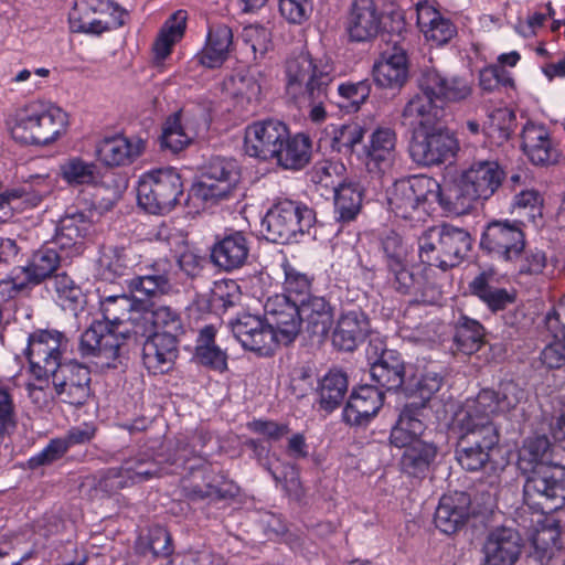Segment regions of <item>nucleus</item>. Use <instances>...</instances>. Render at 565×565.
<instances>
[{
  "instance_id": "obj_1",
  "label": "nucleus",
  "mask_w": 565,
  "mask_h": 565,
  "mask_svg": "<svg viewBox=\"0 0 565 565\" xmlns=\"http://www.w3.org/2000/svg\"><path fill=\"white\" fill-rule=\"evenodd\" d=\"M334 68L326 61L301 52L286 62V92L300 107H309L315 122L326 119L324 105L334 81Z\"/></svg>"
},
{
  "instance_id": "obj_2",
  "label": "nucleus",
  "mask_w": 565,
  "mask_h": 565,
  "mask_svg": "<svg viewBox=\"0 0 565 565\" xmlns=\"http://www.w3.org/2000/svg\"><path fill=\"white\" fill-rule=\"evenodd\" d=\"M67 122L60 107L35 100L17 110L10 132L22 145L45 146L65 132Z\"/></svg>"
},
{
  "instance_id": "obj_3",
  "label": "nucleus",
  "mask_w": 565,
  "mask_h": 565,
  "mask_svg": "<svg viewBox=\"0 0 565 565\" xmlns=\"http://www.w3.org/2000/svg\"><path fill=\"white\" fill-rule=\"evenodd\" d=\"M503 179L504 171L497 161H475L445 189L446 206L456 213H463L472 207L475 201L491 198Z\"/></svg>"
},
{
  "instance_id": "obj_4",
  "label": "nucleus",
  "mask_w": 565,
  "mask_h": 565,
  "mask_svg": "<svg viewBox=\"0 0 565 565\" xmlns=\"http://www.w3.org/2000/svg\"><path fill=\"white\" fill-rule=\"evenodd\" d=\"M182 195V178L174 168L151 170L139 179L137 186L138 203L151 214L170 212Z\"/></svg>"
},
{
  "instance_id": "obj_5",
  "label": "nucleus",
  "mask_w": 565,
  "mask_h": 565,
  "mask_svg": "<svg viewBox=\"0 0 565 565\" xmlns=\"http://www.w3.org/2000/svg\"><path fill=\"white\" fill-rule=\"evenodd\" d=\"M315 221L316 214L312 209L291 200H284L266 213L262 227L265 230L266 239L286 244L296 234L309 231Z\"/></svg>"
},
{
  "instance_id": "obj_6",
  "label": "nucleus",
  "mask_w": 565,
  "mask_h": 565,
  "mask_svg": "<svg viewBox=\"0 0 565 565\" xmlns=\"http://www.w3.org/2000/svg\"><path fill=\"white\" fill-rule=\"evenodd\" d=\"M443 379L437 373H426L416 383L413 401L404 405L398 420L391 431V443L405 445L409 437L420 436L425 430L423 422L426 404L441 387Z\"/></svg>"
},
{
  "instance_id": "obj_7",
  "label": "nucleus",
  "mask_w": 565,
  "mask_h": 565,
  "mask_svg": "<svg viewBox=\"0 0 565 565\" xmlns=\"http://www.w3.org/2000/svg\"><path fill=\"white\" fill-rule=\"evenodd\" d=\"M436 200L446 205L445 190L425 177H413L396 181L388 192L391 210L402 218H413L419 210L426 212V203Z\"/></svg>"
},
{
  "instance_id": "obj_8",
  "label": "nucleus",
  "mask_w": 565,
  "mask_h": 565,
  "mask_svg": "<svg viewBox=\"0 0 565 565\" xmlns=\"http://www.w3.org/2000/svg\"><path fill=\"white\" fill-rule=\"evenodd\" d=\"M524 476V502L536 511L547 513L561 508L565 501V472L548 466L521 471Z\"/></svg>"
},
{
  "instance_id": "obj_9",
  "label": "nucleus",
  "mask_w": 565,
  "mask_h": 565,
  "mask_svg": "<svg viewBox=\"0 0 565 565\" xmlns=\"http://www.w3.org/2000/svg\"><path fill=\"white\" fill-rule=\"evenodd\" d=\"M239 181V169L233 159L213 157L204 166L200 180L193 184L192 194L202 202L214 205L228 200Z\"/></svg>"
},
{
  "instance_id": "obj_10",
  "label": "nucleus",
  "mask_w": 565,
  "mask_h": 565,
  "mask_svg": "<svg viewBox=\"0 0 565 565\" xmlns=\"http://www.w3.org/2000/svg\"><path fill=\"white\" fill-rule=\"evenodd\" d=\"M145 299L137 296L113 295L100 299V310L107 322L122 339L138 343V334L145 331L142 308Z\"/></svg>"
},
{
  "instance_id": "obj_11",
  "label": "nucleus",
  "mask_w": 565,
  "mask_h": 565,
  "mask_svg": "<svg viewBox=\"0 0 565 565\" xmlns=\"http://www.w3.org/2000/svg\"><path fill=\"white\" fill-rule=\"evenodd\" d=\"M67 340L58 331L39 330L29 335L25 354L32 374L47 385V377L63 364Z\"/></svg>"
},
{
  "instance_id": "obj_12",
  "label": "nucleus",
  "mask_w": 565,
  "mask_h": 565,
  "mask_svg": "<svg viewBox=\"0 0 565 565\" xmlns=\"http://www.w3.org/2000/svg\"><path fill=\"white\" fill-rule=\"evenodd\" d=\"M459 145L455 136L446 128L435 126L415 132L409 143L412 159L422 166H438L451 162Z\"/></svg>"
},
{
  "instance_id": "obj_13",
  "label": "nucleus",
  "mask_w": 565,
  "mask_h": 565,
  "mask_svg": "<svg viewBox=\"0 0 565 565\" xmlns=\"http://www.w3.org/2000/svg\"><path fill=\"white\" fill-rule=\"evenodd\" d=\"M525 245L523 228L509 220L488 223L480 239L483 252L504 263L516 260L524 253Z\"/></svg>"
},
{
  "instance_id": "obj_14",
  "label": "nucleus",
  "mask_w": 565,
  "mask_h": 565,
  "mask_svg": "<svg viewBox=\"0 0 565 565\" xmlns=\"http://www.w3.org/2000/svg\"><path fill=\"white\" fill-rule=\"evenodd\" d=\"M122 339L107 322L94 321L81 335L79 353L99 367H116Z\"/></svg>"
},
{
  "instance_id": "obj_15",
  "label": "nucleus",
  "mask_w": 565,
  "mask_h": 565,
  "mask_svg": "<svg viewBox=\"0 0 565 565\" xmlns=\"http://www.w3.org/2000/svg\"><path fill=\"white\" fill-rule=\"evenodd\" d=\"M490 416L473 402L467 401L455 418L459 428L457 443L494 451L499 444V433Z\"/></svg>"
},
{
  "instance_id": "obj_16",
  "label": "nucleus",
  "mask_w": 565,
  "mask_h": 565,
  "mask_svg": "<svg viewBox=\"0 0 565 565\" xmlns=\"http://www.w3.org/2000/svg\"><path fill=\"white\" fill-rule=\"evenodd\" d=\"M374 84L381 89L398 93L409 78L407 47L395 41L381 52L372 67Z\"/></svg>"
},
{
  "instance_id": "obj_17",
  "label": "nucleus",
  "mask_w": 565,
  "mask_h": 565,
  "mask_svg": "<svg viewBox=\"0 0 565 565\" xmlns=\"http://www.w3.org/2000/svg\"><path fill=\"white\" fill-rule=\"evenodd\" d=\"M60 255L51 248L40 249L33 254L29 265L19 267V273L0 281L1 294L13 298L31 285H39L52 275L60 266Z\"/></svg>"
},
{
  "instance_id": "obj_18",
  "label": "nucleus",
  "mask_w": 565,
  "mask_h": 565,
  "mask_svg": "<svg viewBox=\"0 0 565 565\" xmlns=\"http://www.w3.org/2000/svg\"><path fill=\"white\" fill-rule=\"evenodd\" d=\"M264 309L265 318L275 332L277 343L285 345L291 343L301 328L300 299L274 295L266 300Z\"/></svg>"
},
{
  "instance_id": "obj_19",
  "label": "nucleus",
  "mask_w": 565,
  "mask_h": 565,
  "mask_svg": "<svg viewBox=\"0 0 565 565\" xmlns=\"http://www.w3.org/2000/svg\"><path fill=\"white\" fill-rule=\"evenodd\" d=\"M288 127L278 119L255 121L245 129V152L263 161H273L277 149L288 137Z\"/></svg>"
},
{
  "instance_id": "obj_20",
  "label": "nucleus",
  "mask_w": 565,
  "mask_h": 565,
  "mask_svg": "<svg viewBox=\"0 0 565 565\" xmlns=\"http://www.w3.org/2000/svg\"><path fill=\"white\" fill-rule=\"evenodd\" d=\"M372 380L387 391L402 387L405 381V364L399 353L384 348L380 339H372L366 349Z\"/></svg>"
},
{
  "instance_id": "obj_21",
  "label": "nucleus",
  "mask_w": 565,
  "mask_h": 565,
  "mask_svg": "<svg viewBox=\"0 0 565 565\" xmlns=\"http://www.w3.org/2000/svg\"><path fill=\"white\" fill-rule=\"evenodd\" d=\"M50 376L62 402L79 406L89 396L90 372L83 364L75 361L64 362Z\"/></svg>"
},
{
  "instance_id": "obj_22",
  "label": "nucleus",
  "mask_w": 565,
  "mask_h": 565,
  "mask_svg": "<svg viewBox=\"0 0 565 565\" xmlns=\"http://www.w3.org/2000/svg\"><path fill=\"white\" fill-rule=\"evenodd\" d=\"M231 330L237 341L246 350L260 354H269L278 345L275 332L265 319L244 313L230 322Z\"/></svg>"
},
{
  "instance_id": "obj_23",
  "label": "nucleus",
  "mask_w": 565,
  "mask_h": 565,
  "mask_svg": "<svg viewBox=\"0 0 565 565\" xmlns=\"http://www.w3.org/2000/svg\"><path fill=\"white\" fill-rule=\"evenodd\" d=\"M418 88L434 95L437 102L459 103L472 94V82L463 76L446 77L435 68L424 70Z\"/></svg>"
},
{
  "instance_id": "obj_24",
  "label": "nucleus",
  "mask_w": 565,
  "mask_h": 565,
  "mask_svg": "<svg viewBox=\"0 0 565 565\" xmlns=\"http://www.w3.org/2000/svg\"><path fill=\"white\" fill-rule=\"evenodd\" d=\"M523 541L514 529L501 526L492 530L483 545L487 565H514L521 556Z\"/></svg>"
},
{
  "instance_id": "obj_25",
  "label": "nucleus",
  "mask_w": 565,
  "mask_h": 565,
  "mask_svg": "<svg viewBox=\"0 0 565 565\" xmlns=\"http://www.w3.org/2000/svg\"><path fill=\"white\" fill-rule=\"evenodd\" d=\"M142 344V362L153 374L170 371L178 358V338L150 332L137 344Z\"/></svg>"
},
{
  "instance_id": "obj_26",
  "label": "nucleus",
  "mask_w": 565,
  "mask_h": 565,
  "mask_svg": "<svg viewBox=\"0 0 565 565\" xmlns=\"http://www.w3.org/2000/svg\"><path fill=\"white\" fill-rule=\"evenodd\" d=\"M250 241L244 232L233 231L217 239L211 249V259L224 271L242 268L249 255Z\"/></svg>"
},
{
  "instance_id": "obj_27",
  "label": "nucleus",
  "mask_w": 565,
  "mask_h": 565,
  "mask_svg": "<svg viewBox=\"0 0 565 565\" xmlns=\"http://www.w3.org/2000/svg\"><path fill=\"white\" fill-rule=\"evenodd\" d=\"M384 394L377 387L364 385L353 391L343 409V419L351 426H364L377 414Z\"/></svg>"
},
{
  "instance_id": "obj_28",
  "label": "nucleus",
  "mask_w": 565,
  "mask_h": 565,
  "mask_svg": "<svg viewBox=\"0 0 565 565\" xmlns=\"http://www.w3.org/2000/svg\"><path fill=\"white\" fill-rule=\"evenodd\" d=\"M470 515V497L466 492L443 495L435 511L434 522L445 534L459 531Z\"/></svg>"
},
{
  "instance_id": "obj_29",
  "label": "nucleus",
  "mask_w": 565,
  "mask_h": 565,
  "mask_svg": "<svg viewBox=\"0 0 565 565\" xmlns=\"http://www.w3.org/2000/svg\"><path fill=\"white\" fill-rule=\"evenodd\" d=\"M497 271L493 268L482 270L469 282V291L476 296L492 312L504 310L515 301L514 289L500 288L495 286Z\"/></svg>"
},
{
  "instance_id": "obj_30",
  "label": "nucleus",
  "mask_w": 565,
  "mask_h": 565,
  "mask_svg": "<svg viewBox=\"0 0 565 565\" xmlns=\"http://www.w3.org/2000/svg\"><path fill=\"white\" fill-rule=\"evenodd\" d=\"M381 30V14L373 0H354L348 18V32L352 41L374 39Z\"/></svg>"
},
{
  "instance_id": "obj_31",
  "label": "nucleus",
  "mask_w": 565,
  "mask_h": 565,
  "mask_svg": "<svg viewBox=\"0 0 565 565\" xmlns=\"http://www.w3.org/2000/svg\"><path fill=\"white\" fill-rule=\"evenodd\" d=\"M145 150L141 139H129L117 135L102 140L96 148L98 159L107 167H124L131 164Z\"/></svg>"
},
{
  "instance_id": "obj_32",
  "label": "nucleus",
  "mask_w": 565,
  "mask_h": 565,
  "mask_svg": "<svg viewBox=\"0 0 565 565\" xmlns=\"http://www.w3.org/2000/svg\"><path fill=\"white\" fill-rule=\"evenodd\" d=\"M199 124L188 111H178L167 118L160 137L161 147L178 153L198 135Z\"/></svg>"
},
{
  "instance_id": "obj_33",
  "label": "nucleus",
  "mask_w": 565,
  "mask_h": 565,
  "mask_svg": "<svg viewBox=\"0 0 565 565\" xmlns=\"http://www.w3.org/2000/svg\"><path fill=\"white\" fill-rule=\"evenodd\" d=\"M142 321L146 322L143 323L145 331L138 334V342L150 334V332L174 335L175 338L183 332L180 312L171 306H156L153 302L145 300Z\"/></svg>"
},
{
  "instance_id": "obj_34",
  "label": "nucleus",
  "mask_w": 565,
  "mask_h": 565,
  "mask_svg": "<svg viewBox=\"0 0 565 565\" xmlns=\"http://www.w3.org/2000/svg\"><path fill=\"white\" fill-rule=\"evenodd\" d=\"M418 437H409L405 445L392 444L396 447L405 448L399 460L401 471L409 478L423 479L429 471L437 449L431 444L418 439Z\"/></svg>"
},
{
  "instance_id": "obj_35",
  "label": "nucleus",
  "mask_w": 565,
  "mask_h": 565,
  "mask_svg": "<svg viewBox=\"0 0 565 565\" xmlns=\"http://www.w3.org/2000/svg\"><path fill=\"white\" fill-rule=\"evenodd\" d=\"M100 213L96 209L68 210L58 222L56 241L61 246L76 244L95 232V223Z\"/></svg>"
},
{
  "instance_id": "obj_36",
  "label": "nucleus",
  "mask_w": 565,
  "mask_h": 565,
  "mask_svg": "<svg viewBox=\"0 0 565 565\" xmlns=\"http://www.w3.org/2000/svg\"><path fill=\"white\" fill-rule=\"evenodd\" d=\"M525 398V392L512 380L502 381L499 391L482 390L476 398L470 399L486 414L509 412Z\"/></svg>"
},
{
  "instance_id": "obj_37",
  "label": "nucleus",
  "mask_w": 565,
  "mask_h": 565,
  "mask_svg": "<svg viewBox=\"0 0 565 565\" xmlns=\"http://www.w3.org/2000/svg\"><path fill=\"white\" fill-rule=\"evenodd\" d=\"M370 331L366 316L359 310L343 312L338 319L332 334V343L342 351H353L362 343Z\"/></svg>"
},
{
  "instance_id": "obj_38",
  "label": "nucleus",
  "mask_w": 565,
  "mask_h": 565,
  "mask_svg": "<svg viewBox=\"0 0 565 565\" xmlns=\"http://www.w3.org/2000/svg\"><path fill=\"white\" fill-rule=\"evenodd\" d=\"M430 93L420 90L405 105L402 111L403 125L428 129L437 126L443 116V108Z\"/></svg>"
},
{
  "instance_id": "obj_39",
  "label": "nucleus",
  "mask_w": 565,
  "mask_h": 565,
  "mask_svg": "<svg viewBox=\"0 0 565 565\" xmlns=\"http://www.w3.org/2000/svg\"><path fill=\"white\" fill-rule=\"evenodd\" d=\"M301 323L311 337L324 339L333 323V309L324 297L308 296L300 299Z\"/></svg>"
},
{
  "instance_id": "obj_40",
  "label": "nucleus",
  "mask_w": 565,
  "mask_h": 565,
  "mask_svg": "<svg viewBox=\"0 0 565 565\" xmlns=\"http://www.w3.org/2000/svg\"><path fill=\"white\" fill-rule=\"evenodd\" d=\"M141 255L136 247L103 246L98 258L100 273L105 279L128 274L140 264Z\"/></svg>"
},
{
  "instance_id": "obj_41",
  "label": "nucleus",
  "mask_w": 565,
  "mask_h": 565,
  "mask_svg": "<svg viewBox=\"0 0 565 565\" xmlns=\"http://www.w3.org/2000/svg\"><path fill=\"white\" fill-rule=\"evenodd\" d=\"M232 45L231 28L225 24L212 25L207 33L206 44L198 54V61L209 68L218 67L226 61Z\"/></svg>"
},
{
  "instance_id": "obj_42",
  "label": "nucleus",
  "mask_w": 565,
  "mask_h": 565,
  "mask_svg": "<svg viewBox=\"0 0 565 565\" xmlns=\"http://www.w3.org/2000/svg\"><path fill=\"white\" fill-rule=\"evenodd\" d=\"M311 158V142L309 137L302 134L288 137L277 149L273 161L286 170H300L306 167Z\"/></svg>"
},
{
  "instance_id": "obj_43",
  "label": "nucleus",
  "mask_w": 565,
  "mask_h": 565,
  "mask_svg": "<svg viewBox=\"0 0 565 565\" xmlns=\"http://www.w3.org/2000/svg\"><path fill=\"white\" fill-rule=\"evenodd\" d=\"M186 12L179 10L161 28L152 45V61L157 67L163 65V61L170 55L172 46L182 39L186 26Z\"/></svg>"
},
{
  "instance_id": "obj_44",
  "label": "nucleus",
  "mask_w": 565,
  "mask_h": 565,
  "mask_svg": "<svg viewBox=\"0 0 565 565\" xmlns=\"http://www.w3.org/2000/svg\"><path fill=\"white\" fill-rule=\"evenodd\" d=\"M522 148L534 164L556 162V150L552 147L548 134L543 127L525 126L522 132Z\"/></svg>"
},
{
  "instance_id": "obj_45",
  "label": "nucleus",
  "mask_w": 565,
  "mask_h": 565,
  "mask_svg": "<svg viewBox=\"0 0 565 565\" xmlns=\"http://www.w3.org/2000/svg\"><path fill=\"white\" fill-rule=\"evenodd\" d=\"M216 329L209 324L200 330L196 347L195 359L201 364L217 372L227 370V354L215 344Z\"/></svg>"
},
{
  "instance_id": "obj_46",
  "label": "nucleus",
  "mask_w": 565,
  "mask_h": 565,
  "mask_svg": "<svg viewBox=\"0 0 565 565\" xmlns=\"http://www.w3.org/2000/svg\"><path fill=\"white\" fill-rule=\"evenodd\" d=\"M438 230L445 249L444 266L452 268L459 265L470 250L471 236L466 230L448 224L438 226Z\"/></svg>"
},
{
  "instance_id": "obj_47",
  "label": "nucleus",
  "mask_w": 565,
  "mask_h": 565,
  "mask_svg": "<svg viewBox=\"0 0 565 565\" xmlns=\"http://www.w3.org/2000/svg\"><path fill=\"white\" fill-rule=\"evenodd\" d=\"M366 156L379 168L390 167L396 157V134L391 128H377L370 138L369 146L364 147Z\"/></svg>"
},
{
  "instance_id": "obj_48",
  "label": "nucleus",
  "mask_w": 565,
  "mask_h": 565,
  "mask_svg": "<svg viewBox=\"0 0 565 565\" xmlns=\"http://www.w3.org/2000/svg\"><path fill=\"white\" fill-rule=\"evenodd\" d=\"M334 212L342 223L353 221L363 201V188L356 182H343L334 191Z\"/></svg>"
},
{
  "instance_id": "obj_49",
  "label": "nucleus",
  "mask_w": 565,
  "mask_h": 565,
  "mask_svg": "<svg viewBox=\"0 0 565 565\" xmlns=\"http://www.w3.org/2000/svg\"><path fill=\"white\" fill-rule=\"evenodd\" d=\"M167 262H158L156 274H140L129 280L128 287L134 296L137 294L145 297L147 301L157 297L158 294H166L170 289V277L167 269Z\"/></svg>"
},
{
  "instance_id": "obj_50",
  "label": "nucleus",
  "mask_w": 565,
  "mask_h": 565,
  "mask_svg": "<svg viewBox=\"0 0 565 565\" xmlns=\"http://www.w3.org/2000/svg\"><path fill=\"white\" fill-rule=\"evenodd\" d=\"M259 72L248 71L239 73L232 77L233 95L236 104L242 107L245 113H254L262 93V84L258 79Z\"/></svg>"
},
{
  "instance_id": "obj_51",
  "label": "nucleus",
  "mask_w": 565,
  "mask_h": 565,
  "mask_svg": "<svg viewBox=\"0 0 565 565\" xmlns=\"http://www.w3.org/2000/svg\"><path fill=\"white\" fill-rule=\"evenodd\" d=\"M347 391V375L339 370H330L320 380L318 387L321 407L328 412L333 411L342 403Z\"/></svg>"
},
{
  "instance_id": "obj_52",
  "label": "nucleus",
  "mask_w": 565,
  "mask_h": 565,
  "mask_svg": "<svg viewBox=\"0 0 565 565\" xmlns=\"http://www.w3.org/2000/svg\"><path fill=\"white\" fill-rule=\"evenodd\" d=\"M511 213L518 217L513 221L519 223L520 226L526 223L537 224L539 220L543 217V198L536 190H523L515 194Z\"/></svg>"
},
{
  "instance_id": "obj_53",
  "label": "nucleus",
  "mask_w": 565,
  "mask_h": 565,
  "mask_svg": "<svg viewBox=\"0 0 565 565\" xmlns=\"http://www.w3.org/2000/svg\"><path fill=\"white\" fill-rule=\"evenodd\" d=\"M550 439L546 436H536L525 440L519 452L518 467L520 471L535 470L539 466H547Z\"/></svg>"
},
{
  "instance_id": "obj_54",
  "label": "nucleus",
  "mask_w": 565,
  "mask_h": 565,
  "mask_svg": "<svg viewBox=\"0 0 565 565\" xmlns=\"http://www.w3.org/2000/svg\"><path fill=\"white\" fill-rule=\"evenodd\" d=\"M121 465L132 486L163 475V467L147 452L137 454Z\"/></svg>"
},
{
  "instance_id": "obj_55",
  "label": "nucleus",
  "mask_w": 565,
  "mask_h": 565,
  "mask_svg": "<svg viewBox=\"0 0 565 565\" xmlns=\"http://www.w3.org/2000/svg\"><path fill=\"white\" fill-rule=\"evenodd\" d=\"M484 337V328L475 319L461 315L456 322L455 342L458 350L471 354L479 350Z\"/></svg>"
},
{
  "instance_id": "obj_56",
  "label": "nucleus",
  "mask_w": 565,
  "mask_h": 565,
  "mask_svg": "<svg viewBox=\"0 0 565 565\" xmlns=\"http://www.w3.org/2000/svg\"><path fill=\"white\" fill-rule=\"evenodd\" d=\"M387 269L388 280L397 292L414 296L416 299L425 297L423 276L409 270L405 262L398 263L397 266L390 265Z\"/></svg>"
},
{
  "instance_id": "obj_57",
  "label": "nucleus",
  "mask_w": 565,
  "mask_h": 565,
  "mask_svg": "<svg viewBox=\"0 0 565 565\" xmlns=\"http://www.w3.org/2000/svg\"><path fill=\"white\" fill-rule=\"evenodd\" d=\"M365 129L355 121H350L338 127H333L330 146L333 151L344 156H351L356 147L362 143Z\"/></svg>"
},
{
  "instance_id": "obj_58",
  "label": "nucleus",
  "mask_w": 565,
  "mask_h": 565,
  "mask_svg": "<svg viewBox=\"0 0 565 565\" xmlns=\"http://www.w3.org/2000/svg\"><path fill=\"white\" fill-rule=\"evenodd\" d=\"M419 258L423 264L434 266L443 270L449 267L444 266L445 249L438 226L427 230L418 239Z\"/></svg>"
},
{
  "instance_id": "obj_59",
  "label": "nucleus",
  "mask_w": 565,
  "mask_h": 565,
  "mask_svg": "<svg viewBox=\"0 0 565 565\" xmlns=\"http://www.w3.org/2000/svg\"><path fill=\"white\" fill-rule=\"evenodd\" d=\"M62 178L71 185L92 184L98 178L97 166L79 157L65 160L60 166Z\"/></svg>"
},
{
  "instance_id": "obj_60",
  "label": "nucleus",
  "mask_w": 565,
  "mask_h": 565,
  "mask_svg": "<svg viewBox=\"0 0 565 565\" xmlns=\"http://www.w3.org/2000/svg\"><path fill=\"white\" fill-rule=\"evenodd\" d=\"M68 22L71 31L76 33L99 35L110 29L107 20L93 15L90 11H81L77 2L68 14Z\"/></svg>"
},
{
  "instance_id": "obj_61",
  "label": "nucleus",
  "mask_w": 565,
  "mask_h": 565,
  "mask_svg": "<svg viewBox=\"0 0 565 565\" xmlns=\"http://www.w3.org/2000/svg\"><path fill=\"white\" fill-rule=\"evenodd\" d=\"M281 266L285 275L282 282L284 295L292 299H302L311 296L310 289L312 279L307 274L292 267L288 262H285Z\"/></svg>"
},
{
  "instance_id": "obj_62",
  "label": "nucleus",
  "mask_w": 565,
  "mask_h": 565,
  "mask_svg": "<svg viewBox=\"0 0 565 565\" xmlns=\"http://www.w3.org/2000/svg\"><path fill=\"white\" fill-rule=\"evenodd\" d=\"M493 451L457 443L456 458L459 465L467 471H478L490 460Z\"/></svg>"
},
{
  "instance_id": "obj_63",
  "label": "nucleus",
  "mask_w": 565,
  "mask_h": 565,
  "mask_svg": "<svg viewBox=\"0 0 565 565\" xmlns=\"http://www.w3.org/2000/svg\"><path fill=\"white\" fill-rule=\"evenodd\" d=\"M371 93V84L367 79L356 83L348 82L338 86V96L347 104L338 103L340 107H351L356 111L365 103Z\"/></svg>"
},
{
  "instance_id": "obj_64",
  "label": "nucleus",
  "mask_w": 565,
  "mask_h": 565,
  "mask_svg": "<svg viewBox=\"0 0 565 565\" xmlns=\"http://www.w3.org/2000/svg\"><path fill=\"white\" fill-rule=\"evenodd\" d=\"M342 169V164L339 166L330 161H320L311 169L310 178L313 183L334 191L343 183L340 180V170Z\"/></svg>"
}]
</instances>
